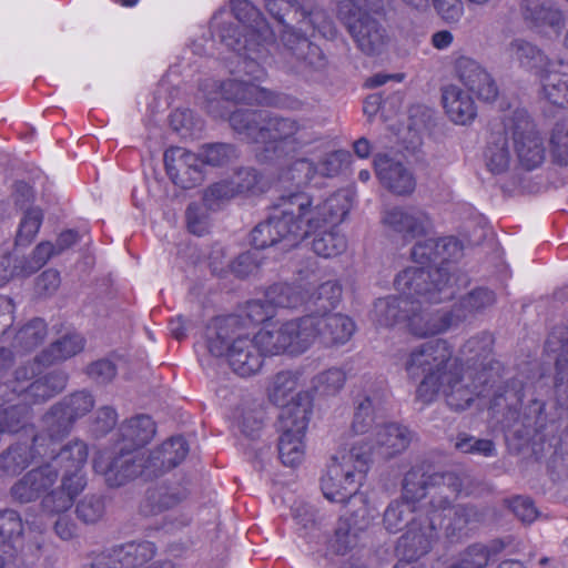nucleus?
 Listing matches in <instances>:
<instances>
[{"label": "nucleus", "mask_w": 568, "mask_h": 568, "mask_svg": "<svg viewBox=\"0 0 568 568\" xmlns=\"http://www.w3.org/2000/svg\"><path fill=\"white\" fill-rule=\"evenodd\" d=\"M229 121L248 142L263 144L255 153L262 163L274 162L286 151H296L313 141L304 121L264 110H237L230 114Z\"/></svg>", "instance_id": "1"}, {"label": "nucleus", "mask_w": 568, "mask_h": 568, "mask_svg": "<svg viewBox=\"0 0 568 568\" xmlns=\"http://www.w3.org/2000/svg\"><path fill=\"white\" fill-rule=\"evenodd\" d=\"M448 282L449 277L444 268L433 271L416 266L405 268L394 282L400 295L377 300L373 310L374 322L384 327H392L402 321L407 323L415 297H424L435 303L452 298L453 291Z\"/></svg>", "instance_id": "2"}, {"label": "nucleus", "mask_w": 568, "mask_h": 568, "mask_svg": "<svg viewBox=\"0 0 568 568\" xmlns=\"http://www.w3.org/2000/svg\"><path fill=\"white\" fill-rule=\"evenodd\" d=\"M265 8L274 19L284 24L280 51L282 67L306 80L322 77L327 68V59L322 49L285 23V17L290 14L295 22L298 17L305 18L306 9L296 0H265Z\"/></svg>", "instance_id": "3"}, {"label": "nucleus", "mask_w": 568, "mask_h": 568, "mask_svg": "<svg viewBox=\"0 0 568 568\" xmlns=\"http://www.w3.org/2000/svg\"><path fill=\"white\" fill-rule=\"evenodd\" d=\"M491 338L483 334L469 338L462 348L467 356L466 369L459 371L455 365L438 381V394L445 397L447 405L454 410H465L476 397L484 395L489 381V373L484 363L490 354Z\"/></svg>", "instance_id": "4"}, {"label": "nucleus", "mask_w": 568, "mask_h": 568, "mask_svg": "<svg viewBox=\"0 0 568 568\" xmlns=\"http://www.w3.org/2000/svg\"><path fill=\"white\" fill-rule=\"evenodd\" d=\"M207 349L215 357L225 356L232 371L242 377L255 375L263 365L255 337L243 331L237 316L215 321L207 335Z\"/></svg>", "instance_id": "5"}, {"label": "nucleus", "mask_w": 568, "mask_h": 568, "mask_svg": "<svg viewBox=\"0 0 568 568\" xmlns=\"http://www.w3.org/2000/svg\"><path fill=\"white\" fill-rule=\"evenodd\" d=\"M234 17L245 26L244 40L222 36L226 45L235 52L244 51L245 70L255 79L265 75L264 64H268L270 45H273L274 33L261 11L247 0H235L232 3Z\"/></svg>", "instance_id": "6"}, {"label": "nucleus", "mask_w": 568, "mask_h": 568, "mask_svg": "<svg viewBox=\"0 0 568 568\" xmlns=\"http://www.w3.org/2000/svg\"><path fill=\"white\" fill-rule=\"evenodd\" d=\"M453 348L446 339L437 338L419 344L403 357V367L409 378L423 376L416 396L428 404L438 395V381L454 366Z\"/></svg>", "instance_id": "7"}, {"label": "nucleus", "mask_w": 568, "mask_h": 568, "mask_svg": "<svg viewBox=\"0 0 568 568\" xmlns=\"http://www.w3.org/2000/svg\"><path fill=\"white\" fill-rule=\"evenodd\" d=\"M468 476L465 473L442 471L427 474L413 467L403 480V500L413 505L429 496L427 514H442L460 493L466 490Z\"/></svg>", "instance_id": "8"}, {"label": "nucleus", "mask_w": 568, "mask_h": 568, "mask_svg": "<svg viewBox=\"0 0 568 568\" xmlns=\"http://www.w3.org/2000/svg\"><path fill=\"white\" fill-rule=\"evenodd\" d=\"M368 469L367 453L363 445H351L331 458L325 474L321 478V489L326 499L345 503L358 494V487Z\"/></svg>", "instance_id": "9"}, {"label": "nucleus", "mask_w": 568, "mask_h": 568, "mask_svg": "<svg viewBox=\"0 0 568 568\" xmlns=\"http://www.w3.org/2000/svg\"><path fill=\"white\" fill-rule=\"evenodd\" d=\"M312 412V398L307 392H298L296 398L282 407L276 432L278 457L283 465H300L305 454V434Z\"/></svg>", "instance_id": "10"}, {"label": "nucleus", "mask_w": 568, "mask_h": 568, "mask_svg": "<svg viewBox=\"0 0 568 568\" xmlns=\"http://www.w3.org/2000/svg\"><path fill=\"white\" fill-rule=\"evenodd\" d=\"M504 133L510 135L515 152L524 168L532 170L544 162V140L525 109L513 110L504 116Z\"/></svg>", "instance_id": "11"}, {"label": "nucleus", "mask_w": 568, "mask_h": 568, "mask_svg": "<svg viewBox=\"0 0 568 568\" xmlns=\"http://www.w3.org/2000/svg\"><path fill=\"white\" fill-rule=\"evenodd\" d=\"M345 503L349 508L339 517L328 541L331 549L339 555L356 546L359 532L366 530L375 518V511L362 494L352 496Z\"/></svg>", "instance_id": "12"}, {"label": "nucleus", "mask_w": 568, "mask_h": 568, "mask_svg": "<svg viewBox=\"0 0 568 568\" xmlns=\"http://www.w3.org/2000/svg\"><path fill=\"white\" fill-rule=\"evenodd\" d=\"M339 8V14L357 48L366 55L383 53L389 42L386 29L366 10L345 11Z\"/></svg>", "instance_id": "13"}, {"label": "nucleus", "mask_w": 568, "mask_h": 568, "mask_svg": "<svg viewBox=\"0 0 568 568\" xmlns=\"http://www.w3.org/2000/svg\"><path fill=\"white\" fill-rule=\"evenodd\" d=\"M442 524V514L426 513L413 518L406 532L398 539V555L406 560L416 561L428 554L437 540L438 526Z\"/></svg>", "instance_id": "14"}, {"label": "nucleus", "mask_w": 568, "mask_h": 568, "mask_svg": "<svg viewBox=\"0 0 568 568\" xmlns=\"http://www.w3.org/2000/svg\"><path fill=\"white\" fill-rule=\"evenodd\" d=\"M148 466L144 453L125 447H121L120 452L109 462L98 460L94 463L95 470L103 474L105 483L110 487H120L138 476L151 479Z\"/></svg>", "instance_id": "15"}, {"label": "nucleus", "mask_w": 568, "mask_h": 568, "mask_svg": "<svg viewBox=\"0 0 568 568\" xmlns=\"http://www.w3.org/2000/svg\"><path fill=\"white\" fill-rule=\"evenodd\" d=\"M281 200L284 215L290 217L292 226L298 227L295 233L297 242L326 223L322 202L314 204V200L308 194L296 192L282 195Z\"/></svg>", "instance_id": "16"}, {"label": "nucleus", "mask_w": 568, "mask_h": 568, "mask_svg": "<svg viewBox=\"0 0 568 568\" xmlns=\"http://www.w3.org/2000/svg\"><path fill=\"white\" fill-rule=\"evenodd\" d=\"M298 227L292 226L290 217L283 213V202L280 199L273 213L267 220L258 223L251 232V243L255 250H263L277 243L287 250L297 245L295 233Z\"/></svg>", "instance_id": "17"}, {"label": "nucleus", "mask_w": 568, "mask_h": 568, "mask_svg": "<svg viewBox=\"0 0 568 568\" xmlns=\"http://www.w3.org/2000/svg\"><path fill=\"white\" fill-rule=\"evenodd\" d=\"M383 225L405 241L425 236L433 231L430 215L416 206H393L383 212Z\"/></svg>", "instance_id": "18"}, {"label": "nucleus", "mask_w": 568, "mask_h": 568, "mask_svg": "<svg viewBox=\"0 0 568 568\" xmlns=\"http://www.w3.org/2000/svg\"><path fill=\"white\" fill-rule=\"evenodd\" d=\"M454 77L479 100L493 102L498 97V85L488 72L477 60L460 54L453 62Z\"/></svg>", "instance_id": "19"}, {"label": "nucleus", "mask_w": 568, "mask_h": 568, "mask_svg": "<svg viewBox=\"0 0 568 568\" xmlns=\"http://www.w3.org/2000/svg\"><path fill=\"white\" fill-rule=\"evenodd\" d=\"M410 440L412 433L407 427L390 423L376 428L373 443L367 438H361L352 445H363V450L367 453L368 464L373 455L382 459H390L402 454Z\"/></svg>", "instance_id": "20"}, {"label": "nucleus", "mask_w": 568, "mask_h": 568, "mask_svg": "<svg viewBox=\"0 0 568 568\" xmlns=\"http://www.w3.org/2000/svg\"><path fill=\"white\" fill-rule=\"evenodd\" d=\"M428 303L424 297H415L410 305L407 320V329L416 337L424 338L442 334L457 326L450 311L429 310L424 304ZM429 304H436L429 302Z\"/></svg>", "instance_id": "21"}, {"label": "nucleus", "mask_w": 568, "mask_h": 568, "mask_svg": "<svg viewBox=\"0 0 568 568\" xmlns=\"http://www.w3.org/2000/svg\"><path fill=\"white\" fill-rule=\"evenodd\" d=\"M154 555L153 542L132 541L97 555L91 562V568H136L151 560Z\"/></svg>", "instance_id": "22"}, {"label": "nucleus", "mask_w": 568, "mask_h": 568, "mask_svg": "<svg viewBox=\"0 0 568 568\" xmlns=\"http://www.w3.org/2000/svg\"><path fill=\"white\" fill-rule=\"evenodd\" d=\"M201 159L183 148L174 146L164 152L165 170L175 185L192 189L203 180Z\"/></svg>", "instance_id": "23"}, {"label": "nucleus", "mask_w": 568, "mask_h": 568, "mask_svg": "<svg viewBox=\"0 0 568 568\" xmlns=\"http://www.w3.org/2000/svg\"><path fill=\"white\" fill-rule=\"evenodd\" d=\"M243 58V71L250 77V80L230 79L221 83V95L224 100L233 101L236 103L247 104H275V98L272 91L260 87L256 82L262 81L266 74L261 79H255L253 74L245 70L246 55L244 51L237 52Z\"/></svg>", "instance_id": "24"}, {"label": "nucleus", "mask_w": 568, "mask_h": 568, "mask_svg": "<svg viewBox=\"0 0 568 568\" xmlns=\"http://www.w3.org/2000/svg\"><path fill=\"white\" fill-rule=\"evenodd\" d=\"M58 476V469L53 464L33 468L14 483L10 489L11 496L21 504L34 501L44 493H49Z\"/></svg>", "instance_id": "25"}, {"label": "nucleus", "mask_w": 568, "mask_h": 568, "mask_svg": "<svg viewBox=\"0 0 568 568\" xmlns=\"http://www.w3.org/2000/svg\"><path fill=\"white\" fill-rule=\"evenodd\" d=\"M45 437L36 435L32 445L17 443L9 446L0 453V473L7 476H16L24 470L37 456H48L54 453V449H43Z\"/></svg>", "instance_id": "26"}, {"label": "nucleus", "mask_w": 568, "mask_h": 568, "mask_svg": "<svg viewBox=\"0 0 568 568\" xmlns=\"http://www.w3.org/2000/svg\"><path fill=\"white\" fill-rule=\"evenodd\" d=\"M87 486V478L82 470H64L61 485L51 489L41 500L42 509L49 514L67 511Z\"/></svg>", "instance_id": "27"}, {"label": "nucleus", "mask_w": 568, "mask_h": 568, "mask_svg": "<svg viewBox=\"0 0 568 568\" xmlns=\"http://www.w3.org/2000/svg\"><path fill=\"white\" fill-rule=\"evenodd\" d=\"M374 168L381 183L392 193L408 195L415 190V178L402 162L386 154H377Z\"/></svg>", "instance_id": "28"}, {"label": "nucleus", "mask_w": 568, "mask_h": 568, "mask_svg": "<svg viewBox=\"0 0 568 568\" xmlns=\"http://www.w3.org/2000/svg\"><path fill=\"white\" fill-rule=\"evenodd\" d=\"M520 10L525 22L539 32L559 33L565 26L564 12L552 0H521Z\"/></svg>", "instance_id": "29"}, {"label": "nucleus", "mask_w": 568, "mask_h": 568, "mask_svg": "<svg viewBox=\"0 0 568 568\" xmlns=\"http://www.w3.org/2000/svg\"><path fill=\"white\" fill-rule=\"evenodd\" d=\"M315 339L318 338L324 345H344L355 333L354 321L342 313L326 315H314Z\"/></svg>", "instance_id": "30"}, {"label": "nucleus", "mask_w": 568, "mask_h": 568, "mask_svg": "<svg viewBox=\"0 0 568 568\" xmlns=\"http://www.w3.org/2000/svg\"><path fill=\"white\" fill-rule=\"evenodd\" d=\"M442 513V526L449 538H460L466 536L469 530L476 528L485 519V513L473 505L453 506Z\"/></svg>", "instance_id": "31"}, {"label": "nucleus", "mask_w": 568, "mask_h": 568, "mask_svg": "<svg viewBox=\"0 0 568 568\" xmlns=\"http://www.w3.org/2000/svg\"><path fill=\"white\" fill-rule=\"evenodd\" d=\"M505 52L510 61L540 77L552 67V61L540 48L523 38L513 39Z\"/></svg>", "instance_id": "32"}, {"label": "nucleus", "mask_w": 568, "mask_h": 568, "mask_svg": "<svg viewBox=\"0 0 568 568\" xmlns=\"http://www.w3.org/2000/svg\"><path fill=\"white\" fill-rule=\"evenodd\" d=\"M189 454V445L182 436H173L165 440L159 448L149 456L148 471L152 478L176 467Z\"/></svg>", "instance_id": "33"}, {"label": "nucleus", "mask_w": 568, "mask_h": 568, "mask_svg": "<svg viewBox=\"0 0 568 568\" xmlns=\"http://www.w3.org/2000/svg\"><path fill=\"white\" fill-rule=\"evenodd\" d=\"M497 301L496 293L485 286H478L458 298L450 310L456 325L469 317H475L485 313L495 305Z\"/></svg>", "instance_id": "34"}, {"label": "nucleus", "mask_w": 568, "mask_h": 568, "mask_svg": "<svg viewBox=\"0 0 568 568\" xmlns=\"http://www.w3.org/2000/svg\"><path fill=\"white\" fill-rule=\"evenodd\" d=\"M442 102L449 119L457 124H467L476 116L473 98L456 84L442 88Z\"/></svg>", "instance_id": "35"}, {"label": "nucleus", "mask_w": 568, "mask_h": 568, "mask_svg": "<svg viewBox=\"0 0 568 568\" xmlns=\"http://www.w3.org/2000/svg\"><path fill=\"white\" fill-rule=\"evenodd\" d=\"M282 325L287 354L300 355L306 352L315 342L314 315L287 321Z\"/></svg>", "instance_id": "36"}, {"label": "nucleus", "mask_w": 568, "mask_h": 568, "mask_svg": "<svg viewBox=\"0 0 568 568\" xmlns=\"http://www.w3.org/2000/svg\"><path fill=\"white\" fill-rule=\"evenodd\" d=\"M190 491L180 481H163L146 493L145 507L151 514L170 510L184 501Z\"/></svg>", "instance_id": "37"}, {"label": "nucleus", "mask_w": 568, "mask_h": 568, "mask_svg": "<svg viewBox=\"0 0 568 568\" xmlns=\"http://www.w3.org/2000/svg\"><path fill=\"white\" fill-rule=\"evenodd\" d=\"M540 79L545 99L554 105L568 106V63H552Z\"/></svg>", "instance_id": "38"}, {"label": "nucleus", "mask_w": 568, "mask_h": 568, "mask_svg": "<svg viewBox=\"0 0 568 568\" xmlns=\"http://www.w3.org/2000/svg\"><path fill=\"white\" fill-rule=\"evenodd\" d=\"M68 379L64 371H51L29 384L24 396L32 404L44 403L61 393L67 387Z\"/></svg>", "instance_id": "39"}, {"label": "nucleus", "mask_w": 568, "mask_h": 568, "mask_svg": "<svg viewBox=\"0 0 568 568\" xmlns=\"http://www.w3.org/2000/svg\"><path fill=\"white\" fill-rule=\"evenodd\" d=\"M84 348V338L79 334H65L52 342L36 358L39 364L50 366L67 361Z\"/></svg>", "instance_id": "40"}, {"label": "nucleus", "mask_w": 568, "mask_h": 568, "mask_svg": "<svg viewBox=\"0 0 568 568\" xmlns=\"http://www.w3.org/2000/svg\"><path fill=\"white\" fill-rule=\"evenodd\" d=\"M120 436L125 448L135 449L146 445L155 434V424L148 415H138L121 424Z\"/></svg>", "instance_id": "41"}, {"label": "nucleus", "mask_w": 568, "mask_h": 568, "mask_svg": "<svg viewBox=\"0 0 568 568\" xmlns=\"http://www.w3.org/2000/svg\"><path fill=\"white\" fill-rule=\"evenodd\" d=\"M74 420L63 408V405L57 403L43 416L45 444L43 449L50 452L53 445L68 436L74 425Z\"/></svg>", "instance_id": "42"}, {"label": "nucleus", "mask_w": 568, "mask_h": 568, "mask_svg": "<svg viewBox=\"0 0 568 568\" xmlns=\"http://www.w3.org/2000/svg\"><path fill=\"white\" fill-rule=\"evenodd\" d=\"M342 293V285L337 281H327L322 283L307 298L305 297V304L313 315L331 314L339 304Z\"/></svg>", "instance_id": "43"}, {"label": "nucleus", "mask_w": 568, "mask_h": 568, "mask_svg": "<svg viewBox=\"0 0 568 568\" xmlns=\"http://www.w3.org/2000/svg\"><path fill=\"white\" fill-rule=\"evenodd\" d=\"M508 136L503 132L491 133L488 142L485 159L487 168L495 174H500L509 168L510 152L508 148Z\"/></svg>", "instance_id": "44"}, {"label": "nucleus", "mask_w": 568, "mask_h": 568, "mask_svg": "<svg viewBox=\"0 0 568 568\" xmlns=\"http://www.w3.org/2000/svg\"><path fill=\"white\" fill-rule=\"evenodd\" d=\"M301 374L298 372L282 371L278 372L272 379L268 386V398L275 405L285 407L291 404L297 394L287 402L288 396L294 393L300 386Z\"/></svg>", "instance_id": "45"}, {"label": "nucleus", "mask_w": 568, "mask_h": 568, "mask_svg": "<svg viewBox=\"0 0 568 568\" xmlns=\"http://www.w3.org/2000/svg\"><path fill=\"white\" fill-rule=\"evenodd\" d=\"M29 403L17 402L0 409V437L3 434H16L29 422Z\"/></svg>", "instance_id": "46"}, {"label": "nucleus", "mask_w": 568, "mask_h": 568, "mask_svg": "<svg viewBox=\"0 0 568 568\" xmlns=\"http://www.w3.org/2000/svg\"><path fill=\"white\" fill-rule=\"evenodd\" d=\"M265 301L276 307L295 308L305 303V294L300 286L280 283L268 287Z\"/></svg>", "instance_id": "47"}, {"label": "nucleus", "mask_w": 568, "mask_h": 568, "mask_svg": "<svg viewBox=\"0 0 568 568\" xmlns=\"http://www.w3.org/2000/svg\"><path fill=\"white\" fill-rule=\"evenodd\" d=\"M47 325L41 318H33L16 333L12 346L29 352L40 345L47 336Z\"/></svg>", "instance_id": "48"}, {"label": "nucleus", "mask_w": 568, "mask_h": 568, "mask_svg": "<svg viewBox=\"0 0 568 568\" xmlns=\"http://www.w3.org/2000/svg\"><path fill=\"white\" fill-rule=\"evenodd\" d=\"M53 449L55 450L54 447ZM54 454L55 452L47 457H52L57 465L64 467V470H82L88 459V446L81 440H74L61 448L57 455Z\"/></svg>", "instance_id": "49"}, {"label": "nucleus", "mask_w": 568, "mask_h": 568, "mask_svg": "<svg viewBox=\"0 0 568 568\" xmlns=\"http://www.w3.org/2000/svg\"><path fill=\"white\" fill-rule=\"evenodd\" d=\"M523 398L524 382L519 378H511L495 390L491 405L495 408H508L516 412L521 405Z\"/></svg>", "instance_id": "50"}, {"label": "nucleus", "mask_w": 568, "mask_h": 568, "mask_svg": "<svg viewBox=\"0 0 568 568\" xmlns=\"http://www.w3.org/2000/svg\"><path fill=\"white\" fill-rule=\"evenodd\" d=\"M379 405V397L376 394H364L358 396L352 428L357 434H365L375 420V410Z\"/></svg>", "instance_id": "51"}, {"label": "nucleus", "mask_w": 568, "mask_h": 568, "mask_svg": "<svg viewBox=\"0 0 568 568\" xmlns=\"http://www.w3.org/2000/svg\"><path fill=\"white\" fill-rule=\"evenodd\" d=\"M254 337L263 356L287 354L282 325L264 326Z\"/></svg>", "instance_id": "52"}, {"label": "nucleus", "mask_w": 568, "mask_h": 568, "mask_svg": "<svg viewBox=\"0 0 568 568\" xmlns=\"http://www.w3.org/2000/svg\"><path fill=\"white\" fill-rule=\"evenodd\" d=\"M77 518L84 525H95L105 515V501L103 496L85 495L75 504Z\"/></svg>", "instance_id": "53"}, {"label": "nucleus", "mask_w": 568, "mask_h": 568, "mask_svg": "<svg viewBox=\"0 0 568 568\" xmlns=\"http://www.w3.org/2000/svg\"><path fill=\"white\" fill-rule=\"evenodd\" d=\"M312 247L318 256L329 258L342 254L347 247V242L343 234L332 230L317 234Z\"/></svg>", "instance_id": "54"}, {"label": "nucleus", "mask_w": 568, "mask_h": 568, "mask_svg": "<svg viewBox=\"0 0 568 568\" xmlns=\"http://www.w3.org/2000/svg\"><path fill=\"white\" fill-rule=\"evenodd\" d=\"M345 374L339 368H329L314 376L312 388L321 397L334 396L344 386Z\"/></svg>", "instance_id": "55"}, {"label": "nucleus", "mask_w": 568, "mask_h": 568, "mask_svg": "<svg viewBox=\"0 0 568 568\" xmlns=\"http://www.w3.org/2000/svg\"><path fill=\"white\" fill-rule=\"evenodd\" d=\"M200 159L202 163L212 166H223L237 159V152L232 144L212 143L202 148Z\"/></svg>", "instance_id": "56"}, {"label": "nucleus", "mask_w": 568, "mask_h": 568, "mask_svg": "<svg viewBox=\"0 0 568 568\" xmlns=\"http://www.w3.org/2000/svg\"><path fill=\"white\" fill-rule=\"evenodd\" d=\"M43 213L41 209H28L24 212L23 217L21 219L17 236L16 244L17 245H28L32 242V240L38 234L40 226L42 224Z\"/></svg>", "instance_id": "57"}, {"label": "nucleus", "mask_w": 568, "mask_h": 568, "mask_svg": "<svg viewBox=\"0 0 568 568\" xmlns=\"http://www.w3.org/2000/svg\"><path fill=\"white\" fill-rule=\"evenodd\" d=\"M414 510V506L409 503L400 500H393L384 511L383 524L389 532L399 531L407 525V516Z\"/></svg>", "instance_id": "58"}, {"label": "nucleus", "mask_w": 568, "mask_h": 568, "mask_svg": "<svg viewBox=\"0 0 568 568\" xmlns=\"http://www.w3.org/2000/svg\"><path fill=\"white\" fill-rule=\"evenodd\" d=\"M326 223L337 224L344 220L351 210L348 193L339 191L322 202Z\"/></svg>", "instance_id": "59"}, {"label": "nucleus", "mask_w": 568, "mask_h": 568, "mask_svg": "<svg viewBox=\"0 0 568 568\" xmlns=\"http://www.w3.org/2000/svg\"><path fill=\"white\" fill-rule=\"evenodd\" d=\"M59 404L63 405L69 416L77 422L91 412L94 407V398L90 393L80 390L64 397Z\"/></svg>", "instance_id": "60"}, {"label": "nucleus", "mask_w": 568, "mask_h": 568, "mask_svg": "<svg viewBox=\"0 0 568 568\" xmlns=\"http://www.w3.org/2000/svg\"><path fill=\"white\" fill-rule=\"evenodd\" d=\"M296 23L301 24L300 30L306 32L307 28L317 30L324 37H331L334 34L333 22L327 13L318 8L306 10L305 18L298 17Z\"/></svg>", "instance_id": "61"}, {"label": "nucleus", "mask_w": 568, "mask_h": 568, "mask_svg": "<svg viewBox=\"0 0 568 568\" xmlns=\"http://www.w3.org/2000/svg\"><path fill=\"white\" fill-rule=\"evenodd\" d=\"M545 349L554 353L556 357V369L558 373L568 363V332L565 327L552 331L545 343Z\"/></svg>", "instance_id": "62"}, {"label": "nucleus", "mask_w": 568, "mask_h": 568, "mask_svg": "<svg viewBox=\"0 0 568 568\" xmlns=\"http://www.w3.org/2000/svg\"><path fill=\"white\" fill-rule=\"evenodd\" d=\"M23 532L20 515L13 509L0 511V538L6 542L19 540Z\"/></svg>", "instance_id": "63"}, {"label": "nucleus", "mask_w": 568, "mask_h": 568, "mask_svg": "<svg viewBox=\"0 0 568 568\" xmlns=\"http://www.w3.org/2000/svg\"><path fill=\"white\" fill-rule=\"evenodd\" d=\"M550 143L554 160L560 165H568V118L555 125Z\"/></svg>", "instance_id": "64"}]
</instances>
